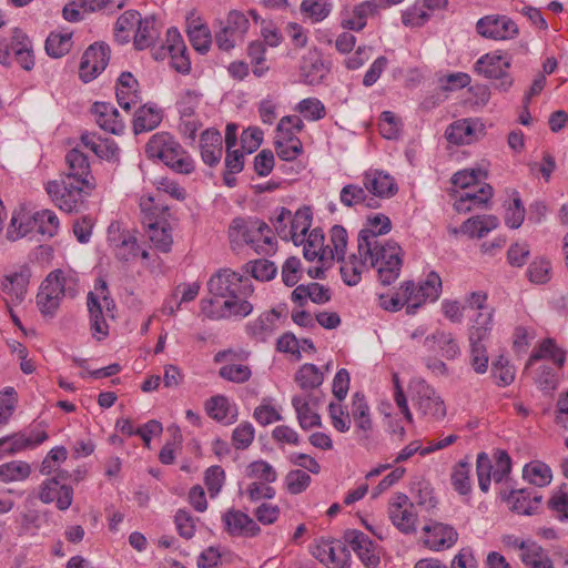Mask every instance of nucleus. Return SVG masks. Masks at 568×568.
<instances>
[{"label": "nucleus", "instance_id": "obj_1", "mask_svg": "<svg viewBox=\"0 0 568 568\" xmlns=\"http://www.w3.org/2000/svg\"><path fill=\"white\" fill-rule=\"evenodd\" d=\"M207 287L214 297L201 301V311L207 318L246 317L252 313L253 304L248 300L254 286L248 277L222 270L210 278Z\"/></svg>", "mask_w": 568, "mask_h": 568}, {"label": "nucleus", "instance_id": "obj_2", "mask_svg": "<svg viewBox=\"0 0 568 568\" xmlns=\"http://www.w3.org/2000/svg\"><path fill=\"white\" fill-rule=\"evenodd\" d=\"M383 226L377 233L371 230H362L357 239V252L371 266L376 270L378 280L383 285L395 282L400 273L403 264V250L394 241H381L379 235L387 234L392 229L388 217L378 219Z\"/></svg>", "mask_w": 568, "mask_h": 568}, {"label": "nucleus", "instance_id": "obj_3", "mask_svg": "<svg viewBox=\"0 0 568 568\" xmlns=\"http://www.w3.org/2000/svg\"><path fill=\"white\" fill-rule=\"evenodd\" d=\"M78 292V278L72 273L54 270L48 274L37 294V305L44 316H54L62 300Z\"/></svg>", "mask_w": 568, "mask_h": 568}, {"label": "nucleus", "instance_id": "obj_4", "mask_svg": "<svg viewBox=\"0 0 568 568\" xmlns=\"http://www.w3.org/2000/svg\"><path fill=\"white\" fill-rule=\"evenodd\" d=\"M145 153L148 158L162 161L166 166L180 174H190L195 169L191 155L168 132L153 134L145 145Z\"/></svg>", "mask_w": 568, "mask_h": 568}, {"label": "nucleus", "instance_id": "obj_5", "mask_svg": "<svg viewBox=\"0 0 568 568\" xmlns=\"http://www.w3.org/2000/svg\"><path fill=\"white\" fill-rule=\"evenodd\" d=\"M229 239L234 245H250L257 254H270L275 250L271 227L258 219H234L229 227Z\"/></svg>", "mask_w": 568, "mask_h": 568}, {"label": "nucleus", "instance_id": "obj_6", "mask_svg": "<svg viewBox=\"0 0 568 568\" xmlns=\"http://www.w3.org/2000/svg\"><path fill=\"white\" fill-rule=\"evenodd\" d=\"M94 187V182L72 180L61 175L60 179L49 181L45 191L60 210L71 213L80 210L84 199Z\"/></svg>", "mask_w": 568, "mask_h": 568}, {"label": "nucleus", "instance_id": "obj_7", "mask_svg": "<svg viewBox=\"0 0 568 568\" xmlns=\"http://www.w3.org/2000/svg\"><path fill=\"white\" fill-rule=\"evenodd\" d=\"M152 197L141 201V209L144 212L143 224L153 246L163 253H168L173 244L172 229L165 217L169 215V209L152 206Z\"/></svg>", "mask_w": 568, "mask_h": 568}, {"label": "nucleus", "instance_id": "obj_8", "mask_svg": "<svg viewBox=\"0 0 568 568\" xmlns=\"http://www.w3.org/2000/svg\"><path fill=\"white\" fill-rule=\"evenodd\" d=\"M13 53L22 69L30 71L34 67V55L29 37L20 28L11 31L10 39L0 38V63L4 67L11 64L10 53Z\"/></svg>", "mask_w": 568, "mask_h": 568}, {"label": "nucleus", "instance_id": "obj_9", "mask_svg": "<svg viewBox=\"0 0 568 568\" xmlns=\"http://www.w3.org/2000/svg\"><path fill=\"white\" fill-rule=\"evenodd\" d=\"M509 69L510 60L496 52L480 57L475 63V71L487 79L496 80V89L503 92H507L514 83Z\"/></svg>", "mask_w": 568, "mask_h": 568}, {"label": "nucleus", "instance_id": "obj_10", "mask_svg": "<svg viewBox=\"0 0 568 568\" xmlns=\"http://www.w3.org/2000/svg\"><path fill=\"white\" fill-rule=\"evenodd\" d=\"M510 468L511 460L506 452L499 450L496 454L495 468L489 456L486 453H479L476 459V474L480 490L487 493L491 478L496 483H500L510 473Z\"/></svg>", "mask_w": 568, "mask_h": 568}, {"label": "nucleus", "instance_id": "obj_11", "mask_svg": "<svg viewBox=\"0 0 568 568\" xmlns=\"http://www.w3.org/2000/svg\"><path fill=\"white\" fill-rule=\"evenodd\" d=\"M220 30L215 32V43L219 49L230 51L244 41L250 21L243 12L233 10L229 12L225 21L220 22Z\"/></svg>", "mask_w": 568, "mask_h": 568}, {"label": "nucleus", "instance_id": "obj_12", "mask_svg": "<svg viewBox=\"0 0 568 568\" xmlns=\"http://www.w3.org/2000/svg\"><path fill=\"white\" fill-rule=\"evenodd\" d=\"M95 290L101 291L102 300H100V297L92 292L88 294L87 304L90 313L91 329L94 332V334L106 336L108 324L105 318L114 317L113 311L115 308V304L104 294L106 291V283L104 280H99L97 282Z\"/></svg>", "mask_w": 568, "mask_h": 568}, {"label": "nucleus", "instance_id": "obj_13", "mask_svg": "<svg viewBox=\"0 0 568 568\" xmlns=\"http://www.w3.org/2000/svg\"><path fill=\"white\" fill-rule=\"evenodd\" d=\"M312 555L328 568H349L351 554L344 542L318 538L311 546Z\"/></svg>", "mask_w": 568, "mask_h": 568}, {"label": "nucleus", "instance_id": "obj_14", "mask_svg": "<svg viewBox=\"0 0 568 568\" xmlns=\"http://www.w3.org/2000/svg\"><path fill=\"white\" fill-rule=\"evenodd\" d=\"M108 242L114 256L121 262H131L140 255L135 235L123 229L120 222L114 221L109 225Z\"/></svg>", "mask_w": 568, "mask_h": 568}, {"label": "nucleus", "instance_id": "obj_15", "mask_svg": "<svg viewBox=\"0 0 568 568\" xmlns=\"http://www.w3.org/2000/svg\"><path fill=\"white\" fill-rule=\"evenodd\" d=\"M489 317L485 314L477 325L469 328L470 365L477 374H484L488 368V354L484 342L488 338L490 329H487Z\"/></svg>", "mask_w": 568, "mask_h": 568}, {"label": "nucleus", "instance_id": "obj_16", "mask_svg": "<svg viewBox=\"0 0 568 568\" xmlns=\"http://www.w3.org/2000/svg\"><path fill=\"white\" fill-rule=\"evenodd\" d=\"M477 32L493 40H509L518 34L516 22L507 16H486L476 23Z\"/></svg>", "mask_w": 568, "mask_h": 568}, {"label": "nucleus", "instance_id": "obj_17", "mask_svg": "<svg viewBox=\"0 0 568 568\" xmlns=\"http://www.w3.org/2000/svg\"><path fill=\"white\" fill-rule=\"evenodd\" d=\"M110 49L103 43L91 44L83 53L79 74L84 82L95 79L108 65Z\"/></svg>", "mask_w": 568, "mask_h": 568}, {"label": "nucleus", "instance_id": "obj_18", "mask_svg": "<svg viewBox=\"0 0 568 568\" xmlns=\"http://www.w3.org/2000/svg\"><path fill=\"white\" fill-rule=\"evenodd\" d=\"M414 404L417 412L429 420H440L447 413L444 399L426 384L418 385Z\"/></svg>", "mask_w": 568, "mask_h": 568}, {"label": "nucleus", "instance_id": "obj_19", "mask_svg": "<svg viewBox=\"0 0 568 568\" xmlns=\"http://www.w3.org/2000/svg\"><path fill=\"white\" fill-rule=\"evenodd\" d=\"M388 515L392 523L404 534L416 530L414 505L405 494H397L389 503Z\"/></svg>", "mask_w": 568, "mask_h": 568}, {"label": "nucleus", "instance_id": "obj_20", "mask_svg": "<svg viewBox=\"0 0 568 568\" xmlns=\"http://www.w3.org/2000/svg\"><path fill=\"white\" fill-rule=\"evenodd\" d=\"M409 294L412 304L410 312H416L426 302H435L439 298L442 293V280L436 272H429L424 281L418 286L412 282V290Z\"/></svg>", "mask_w": 568, "mask_h": 568}, {"label": "nucleus", "instance_id": "obj_21", "mask_svg": "<svg viewBox=\"0 0 568 568\" xmlns=\"http://www.w3.org/2000/svg\"><path fill=\"white\" fill-rule=\"evenodd\" d=\"M346 541L366 568L379 565V555L373 540L363 531L349 530L345 534Z\"/></svg>", "mask_w": 568, "mask_h": 568}, {"label": "nucleus", "instance_id": "obj_22", "mask_svg": "<svg viewBox=\"0 0 568 568\" xmlns=\"http://www.w3.org/2000/svg\"><path fill=\"white\" fill-rule=\"evenodd\" d=\"M352 418L355 424V433L359 442L367 446L371 442L373 422L369 414V407L365 396L355 393L352 398Z\"/></svg>", "mask_w": 568, "mask_h": 568}, {"label": "nucleus", "instance_id": "obj_23", "mask_svg": "<svg viewBox=\"0 0 568 568\" xmlns=\"http://www.w3.org/2000/svg\"><path fill=\"white\" fill-rule=\"evenodd\" d=\"M225 530L234 537H254L261 531L260 526L247 514L237 510L229 509L223 516Z\"/></svg>", "mask_w": 568, "mask_h": 568}, {"label": "nucleus", "instance_id": "obj_24", "mask_svg": "<svg viewBox=\"0 0 568 568\" xmlns=\"http://www.w3.org/2000/svg\"><path fill=\"white\" fill-rule=\"evenodd\" d=\"M39 499L43 504L55 501L59 510H67L73 500V489L68 485H60L57 477L49 478L40 486Z\"/></svg>", "mask_w": 568, "mask_h": 568}, {"label": "nucleus", "instance_id": "obj_25", "mask_svg": "<svg viewBox=\"0 0 568 568\" xmlns=\"http://www.w3.org/2000/svg\"><path fill=\"white\" fill-rule=\"evenodd\" d=\"M30 278V271L21 267L19 271L4 276L1 288L7 304H20L27 294Z\"/></svg>", "mask_w": 568, "mask_h": 568}, {"label": "nucleus", "instance_id": "obj_26", "mask_svg": "<svg viewBox=\"0 0 568 568\" xmlns=\"http://www.w3.org/2000/svg\"><path fill=\"white\" fill-rule=\"evenodd\" d=\"M363 185L368 193L381 199L390 197L398 190L393 176L374 169L363 174Z\"/></svg>", "mask_w": 568, "mask_h": 568}, {"label": "nucleus", "instance_id": "obj_27", "mask_svg": "<svg viewBox=\"0 0 568 568\" xmlns=\"http://www.w3.org/2000/svg\"><path fill=\"white\" fill-rule=\"evenodd\" d=\"M483 124L471 120L463 119L452 123L446 132V139L456 145L469 144L483 134Z\"/></svg>", "mask_w": 568, "mask_h": 568}, {"label": "nucleus", "instance_id": "obj_28", "mask_svg": "<svg viewBox=\"0 0 568 568\" xmlns=\"http://www.w3.org/2000/svg\"><path fill=\"white\" fill-rule=\"evenodd\" d=\"M423 530L424 544L433 550H440L452 547L458 537L456 530L453 527L440 523L425 526Z\"/></svg>", "mask_w": 568, "mask_h": 568}, {"label": "nucleus", "instance_id": "obj_29", "mask_svg": "<svg viewBox=\"0 0 568 568\" xmlns=\"http://www.w3.org/2000/svg\"><path fill=\"white\" fill-rule=\"evenodd\" d=\"M317 402L311 395H296L292 398L298 424L305 430L321 426V416L316 413Z\"/></svg>", "mask_w": 568, "mask_h": 568}, {"label": "nucleus", "instance_id": "obj_30", "mask_svg": "<svg viewBox=\"0 0 568 568\" xmlns=\"http://www.w3.org/2000/svg\"><path fill=\"white\" fill-rule=\"evenodd\" d=\"M92 113L95 116L98 125L112 134H120L124 130V124L120 118L119 111L110 103L95 102L92 105Z\"/></svg>", "mask_w": 568, "mask_h": 568}, {"label": "nucleus", "instance_id": "obj_31", "mask_svg": "<svg viewBox=\"0 0 568 568\" xmlns=\"http://www.w3.org/2000/svg\"><path fill=\"white\" fill-rule=\"evenodd\" d=\"M542 496L532 489H515L511 490L507 501L513 511L520 515H532L537 511Z\"/></svg>", "mask_w": 568, "mask_h": 568}, {"label": "nucleus", "instance_id": "obj_32", "mask_svg": "<svg viewBox=\"0 0 568 568\" xmlns=\"http://www.w3.org/2000/svg\"><path fill=\"white\" fill-rule=\"evenodd\" d=\"M200 149L203 162L210 166L216 165L223 153L221 133L214 129L205 130L201 134Z\"/></svg>", "mask_w": 568, "mask_h": 568}, {"label": "nucleus", "instance_id": "obj_33", "mask_svg": "<svg viewBox=\"0 0 568 568\" xmlns=\"http://www.w3.org/2000/svg\"><path fill=\"white\" fill-rule=\"evenodd\" d=\"M67 172L63 174L72 180L94 182L87 155L79 149L70 150L65 155Z\"/></svg>", "mask_w": 568, "mask_h": 568}, {"label": "nucleus", "instance_id": "obj_34", "mask_svg": "<svg viewBox=\"0 0 568 568\" xmlns=\"http://www.w3.org/2000/svg\"><path fill=\"white\" fill-rule=\"evenodd\" d=\"M381 6L374 1H363L356 4L349 17L343 19L342 27L344 29L361 31L367 24L369 17L378 14Z\"/></svg>", "mask_w": 568, "mask_h": 568}, {"label": "nucleus", "instance_id": "obj_35", "mask_svg": "<svg viewBox=\"0 0 568 568\" xmlns=\"http://www.w3.org/2000/svg\"><path fill=\"white\" fill-rule=\"evenodd\" d=\"M187 36L192 47L199 52H206L212 42V36L209 27L192 13L187 17Z\"/></svg>", "mask_w": 568, "mask_h": 568}, {"label": "nucleus", "instance_id": "obj_36", "mask_svg": "<svg viewBox=\"0 0 568 568\" xmlns=\"http://www.w3.org/2000/svg\"><path fill=\"white\" fill-rule=\"evenodd\" d=\"M312 222L313 214L308 206H302L295 213L291 212L290 231L292 237H290V241L295 245H302L305 242V236L312 226Z\"/></svg>", "mask_w": 568, "mask_h": 568}, {"label": "nucleus", "instance_id": "obj_37", "mask_svg": "<svg viewBox=\"0 0 568 568\" xmlns=\"http://www.w3.org/2000/svg\"><path fill=\"white\" fill-rule=\"evenodd\" d=\"M278 313L275 310L261 314L246 326L250 336L260 342H265L276 329Z\"/></svg>", "mask_w": 568, "mask_h": 568}, {"label": "nucleus", "instance_id": "obj_38", "mask_svg": "<svg viewBox=\"0 0 568 568\" xmlns=\"http://www.w3.org/2000/svg\"><path fill=\"white\" fill-rule=\"evenodd\" d=\"M542 358H550L558 368H561L565 364L566 354L565 352L559 348L555 341L551 338L544 339L539 346L532 352L529 359L526 363L525 369L530 368L535 362L542 359Z\"/></svg>", "mask_w": 568, "mask_h": 568}, {"label": "nucleus", "instance_id": "obj_39", "mask_svg": "<svg viewBox=\"0 0 568 568\" xmlns=\"http://www.w3.org/2000/svg\"><path fill=\"white\" fill-rule=\"evenodd\" d=\"M81 141L97 156L105 160H114L119 156V148L113 140L102 139L93 133H84Z\"/></svg>", "mask_w": 568, "mask_h": 568}, {"label": "nucleus", "instance_id": "obj_40", "mask_svg": "<svg viewBox=\"0 0 568 568\" xmlns=\"http://www.w3.org/2000/svg\"><path fill=\"white\" fill-rule=\"evenodd\" d=\"M160 36V30L153 17L141 19L133 38V44L138 50L151 47Z\"/></svg>", "mask_w": 568, "mask_h": 568}, {"label": "nucleus", "instance_id": "obj_41", "mask_svg": "<svg viewBox=\"0 0 568 568\" xmlns=\"http://www.w3.org/2000/svg\"><path fill=\"white\" fill-rule=\"evenodd\" d=\"M72 31H52L45 40V52L52 58H62L72 48Z\"/></svg>", "mask_w": 568, "mask_h": 568}, {"label": "nucleus", "instance_id": "obj_42", "mask_svg": "<svg viewBox=\"0 0 568 568\" xmlns=\"http://www.w3.org/2000/svg\"><path fill=\"white\" fill-rule=\"evenodd\" d=\"M498 226L495 215H481L468 219L462 225V232L471 237H483Z\"/></svg>", "mask_w": 568, "mask_h": 568}, {"label": "nucleus", "instance_id": "obj_43", "mask_svg": "<svg viewBox=\"0 0 568 568\" xmlns=\"http://www.w3.org/2000/svg\"><path fill=\"white\" fill-rule=\"evenodd\" d=\"M491 196L493 187L489 184H484L476 192L465 191L460 194L454 206L457 212H468L471 210V204L480 205L487 203Z\"/></svg>", "mask_w": 568, "mask_h": 568}, {"label": "nucleus", "instance_id": "obj_44", "mask_svg": "<svg viewBox=\"0 0 568 568\" xmlns=\"http://www.w3.org/2000/svg\"><path fill=\"white\" fill-rule=\"evenodd\" d=\"M162 121L161 112L152 106L143 105L135 112L133 121L134 132L141 133L155 129Z\"/></svg>", "mask_w": 568, "mask_h": 568}, {"label": "nucleus", "instance_id": "obj_45", "mask_svg": "<svg viewBox=\"0 0 568 568\" xmlns=\"http://www.w3.org/2000/svg\"><path fill=\"white\" fill-rule=\"evenodd\" d=\"M367 262L368 260L359 254H353L347 261H343L341 274L344 282L349 286L359 283L363 272L367 268Z\"/></svg>", "mask_w": 568, "mask_h": 568}, {"label": "nucleus", "instance_id": "obj_46", "mask_svg": "<svg viewBox=\"0 0 568 568\" xmlns=\"http://www.w3.org/2000/svg\"><path fill=\"white\" fill-rule=\"evenodd\" d=\"M141 14L135 10H128L123 12L116 20L114 27V36L119 43H128L130 41V33L139 26Z\"/></svg>", "mask_w": 568, "mask_h": 568}, {"label": "nucleus", "instance_id": "obj_47", "mask_svg": "<svg viewBox=\"0 0 568 568\" xmlns=\"http://www.w3.org/2000/svg\"><path fill=\"white\" fill-rule=\"evenodd\" d=\"M523 476L526 480L537 487H545L549 485L552 479L550 467L539 460L525 465Z\"/></svg>", "mask_w": 568, "mask_h": 568}, {"label": "nucleus", "instance_id": "obj_48", "mask_svg": "<svg viewBox=\"0 0 568 568\" xmlns=\"http://www.w3.org/2000/svg\"><path fill=\"white\" fill-rule=\"evenodd\" d=\"M339 199L345 206L349 207L357 204H365L367 207L376 206L374 199L367 195L365 186L363 187L357 184L345 185L341 191Z\"/></svg>", "mask_w": 568, "mask_h": 568}, {"label": "nucleus", "instance_id": "obj_49", "mask_svg": "<svg viewBox=\"0 0 568 568\" xmlns=\"http://www.w3.org/2000/svg\"><path fill=\"white\" fill-rule=\"evenodd\" d=\"M304 245V257L307 261H314L315 258L324 260L326 255V247L324 246V234L321 229H313L308 235L305 236Z\"/></svg>", "mask_w": 568, "mask_h": 568}, {"label": "nucleus", "instance_id": "obj_50", "mask_svg": "<svg viewBox=\"0 0 568 568\" xmlns=\"http://www.w3.org/2000/svg\"><path fill=\"white\" fill-rule=\"evenodd\" d=\"M516 369L503 355L491 363V377L498 387L509 386L515 381Z\"/></svg>", "mask_w": 568, "mask_h": 568}, {"label": "nucleus", "instance_id": "obj_51", "mask_svg": "<svg viewBox=\"0 0 568 568\" xmlns=\"http://www.w3.org/2000/svg\"><path fill=\"white\" fill-rule=\"evenodd\" d=\"M31 474V467L27 462L12 460L0 465V481H22Z\"/></svg>", "mask_w": 568, "mask_h": 568}, {"label": "nucleus", "instance_id": "obj_52", "mask_svg": "<svg viewBox=\"0 0 568 568\" xmlns=\"http://www.w3.org/2000/svg\"><path fill=\"white\" fill-rule=\"evenodd\" d=\"M454 489L460 495H468L471 490L470 465L466 460L457 463L450 474Z\"/></svg>", "mask_w": 568, "mask_h": 568}, {"label": "nucleus", "instance_id": "obj_53", "mask_svg": "<svg viewBox=\"0 0 568 568\" xmlns=\"http://www.w3.org/2000/svg\"><path fill=\"white\" fill-rule=\"evenodd\" d=\"M34 227L32 216L23 212H14L7 229V239L17 241L26 236Z\"/></svg>", "mask_w": 568, "mask_h": 568}, {"label": "nucleus", "instance_id": "obj_54", "mask_svg": "<svg viewBox=\"0 0 568 568\" xmlns=\"http://www.w3.org/2000/svg\"><path fill=\"white\" fill-rule=\"evenodd\" d=\"M275 148L277 155L285 161L296 159L303 150L302 142L295 136H288L286 133H277Z\"/></svg>", "mask_w": 568, "mask_h": 568}, {"label": "nucleus", "instance_id": "obj_55", "mask_svg": "<svg viewBox=\"0 0 568 568\" xmlns=\"http://www.w3.org/2000/svg\"><path fill=\"white\" fill-rule=\"evenodd\" d=\"M412 290V281H407L402 284L398 291L389 298L385 300L382 297V306L390 312H396L400 310L404 305H406V312L408 314H415L416 312H410V297L409 292Z\"/></svg>", "mask_w": 568, "mask_h": 568}, {"label": "nucleus", "instance_id": "obj_56", "mask_svg": "<svg viewBox=\"0 0 568 568\" xmlns=\"http://www.w3.org/2000/svg\"><path fill=\"white\" fill-rule=\"evenodd\" d=\"M487 294L483 291L473 292L466 300L467 306L469 308L476 310L477 314L473 320V325H477L483 315H487L489 320L487 321V329H491L493 326V315L494 310L488 307L487 304Z\"/></svg>", "mask_w": 568, "mask_h": 568}, {"label": "nucleus", "instance_id": "obj_57", "mask_svg": "<svg viewBox=\"0 0 568 568\" xmlns=\"http://www.w3.org/2000/svg\"><path fill=\"white\" fill-rule=\"evenodd\" d=\"M32 221L34 227H37L38 232L42 235L52 237L58 233L60 225L59 219L55 213L50 210L36 212L32 215Z\"/></svg>", "mask_w": 568, "mask_h": 568}, {"label": "nucleus", "instance_id": "obj_58", "mask_svg": "<svg viewBox=\"0 0 568 568\" xmlns=\"http://www.w3.org/2000/svg\"><path fill=\"white\" fill-rule=\"evenodd\" d=\"M518 556L527 568H555L550 557L538 544L531 545L527 552Z\"/></svg>", "mask_w": 568, "mask_h": 568}, {"label": "nucleus", "instance_id": "obj_59", "mask_svg": "<svg viewBox=\"0 0 568 568\" xmlns=\"http://www.w3.org/2000/svg\"><path fill=\"white\" fill-rule=\"evenodd\" d=\"M300 9L313 23H318L329 16L332 3L327 1L303 0Z\"/></svg>", "mask_w": 568, "mask_h": 568}, {"label": "nucleus", "instance_id": "obj_60", "mask_svg": "<svg viewBox=\"0 0 568 568\" xmlns=\"http://www.w3.org/2000/svg\"><path fill=\"white\" fill-rule=\"evenodd\" d=\"M323 374L314 364H304L296 373L295 381L303 389H313L322 385Z\"/></svg>", "mask_w": 568, "mask_h": 568}, {"label": "nucleus", "instance_id": "obj_61", "mask_svg": "<svg viewBox=\"0 0 568 568\" xmlns=\"http://www.w3.org/2000/svg\"><path fill=\"white\" fill-rule=\"evenodd\" d=\"M246 475L256 481L271 484L277 479V473L266 460L252 462L246 468Z\"/></svg>", "mask_w": 568, "mask_h": 568}, {"label": "nucleus", "instance_id": "obj_62", "mask_svg": "<svg viewBox=\"0 0 568 568\" xmlns=\"http://www.w3.org/2000/svg\"><path fill=\"white\" fill-rule=\"evenodd\" d=\"M219 376L232 383L243 384L251 378L252 372L244 364H226L219 369Z\"/></svg>", "mask_w": 568, "mask_h": 568}, {"label": "nucleus", "instance_id": "obj_63", "mask_svg": "<svg viewBox=\"0 0 568 568\" xmlns=\"http://www.w3.org/2000/svg\"><path fill=\"white\" fill-rule=\"evenodd\" d=\"M202 97L203 94L194 89H187L182 93L178 102L179 112L182 119L193 118L195 115V110L197 109Z\"/></svg>", "mask_w": 568, "mask_h": 568}, {"label": "nucleus", "instance_id": "obj_64", "mask_svg": "<svg viewBox=\"0 0 568 568\" xmlns=\"http://www.w3.org/2000/svg\"><path fill=\"white\" fill-rule=\"evenodd\" d=\"M296 110L307 120L317 121L325 116V105L316 98H306L302 100Z\"/></svg>", "mask_w": 568, "mask_h": 568}]
</instances>
